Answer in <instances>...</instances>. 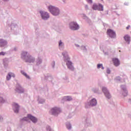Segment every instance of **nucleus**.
I'll return each mask as SVG.
<instances>
[{"label": "nucleus", "instance_id": "nucleus-1", "mask_svg": "<svg viewBox=\"0 0 131 131\" xmlns=\"http://www.w3.org/2000/svg\"><path fill=\"white\" fill-rule=\"evenodd\" d=\"M62 55L65 58V61L67 62V65L68 66V68L69 69H70L71 70H74V68L73 67V66H72V62L71 61H69L70 58L67 56V53H62Z\"/></svg>", "mask_w": 131, "mask_h": 131}, {"label": "nucleus", "instance_id": "nucleus-2", "mask_svg": "<svg viewBox=\"0 0 131 131\" xmlns=\"http://www.w3.org/2000/svg\"><path fill=\"white\" fill-rule=\"evenodd\" d=\"M48 9L53 16H58L59 14H60V11L59 9L57 7H55L54 6H50L48 7Z\"/></svg>", "mask_w": 131, "mask_h": 131}, {"label": "nucleus", "instance_id": "nucleus-3", "mask_svg": "<svg viewBox=\"0 0 131 131\" xmlns=\"http://www.w3.org/2000/svg\"><path fill=\"white\" fill-rule=\"evenodd\" d=\"M31 120L32 122L35 123L37 121V119L36 118L31 116V115H28L27 117H25L24 119H22V120H25V121H28V120Z\"/></svg>", "mask_w": 131, "mask_h": 131}, {"label": "nucleus", "instance_id": "nucleus-4", "mask_svg": "<svg viewBox=\"0 0 131 131\" xmlns=\"http://www.w3.org/2000/svg\"><path fill=\"white\" fill-rule=\"evenodd\" d=\"M92 8L93 10H95V11H97V10L98 11H104V7L100 4L98 5L94 4Z\"/></svg>", "mask_w": 131, "mask_h": 131}, {"label": "nucleus", "instance_id": "nucleus-5", "mask_svg": "<svg viewBox=\"0 0 131 131\" xmlns=\"http://www.w3.org/2000/svg\"><path fill=\"white\" fill-rule=\"evenodd\" d=\"M107 34L110 36V37H111L112 38H115V37H116V33H115V32H114V31L111 29L107 30Z\"/></svg>", "mask_w": 131, "mask_h": 131}, {"label": "nucleus", "instance_id": "nucleus-6", "mask_svg": "<svg viewBox=\"0 0 131 131\" xmlns=\"http://www.w3.org/2000/svg\"><path fill=\"white\" fill-rule=\"evenodd\" d=\"M70 28L72 30H77V29H79V26L75 22H72L70 24Z\"/></svg>", "mask_w": 131, "mask_h": 131}, {"label": "nucleus", "instance_id": "nucleus-7", "mask_svg": "<svg viewBox=\"0 0 131 131\" xmlns=\"http://www.w3.org/2000/svg\"><path fill=\"white\" fill-rule=\"evenodd\" d=\"M61 112V110L58 107H54L50 111V113L52 114V115H57V114L60 113Z\"/></svg>", "mask_w": 131, "mask_h": 131}, {"label": "nucleus", "instance_id": "nucleus-8", "mask_svg": "<svg viewBox=\"0 0 131 131\" xmlns=\"http://www.w3.org/2000/svg\"><path fill=\"white\" fill-rule=\"evenodd\" d=\"M102 91L104 93L106 98L107 99H111V95H110V93H109V91L107 90V88L105 87L102 88Z\"/></svg>", "mask_w": 131, "mask_h": 131}, {"label": "nucleus", "instance_id": "nucleus-9", "mask_svg": "<svg viewBox=\"0 0 131 131\" xmlns=\"http://www.w3.org/2000/svg\"><path fill=\"white\" fill-rule=\"evenodd\" d=\"M40 13L42 18L44 20H47V19L50 18V15H49V13H48V12L40 11Z\"/></svg>", "mask_w": 131, "mask_h": 131}, {"label": "nucleus", "instance_id": "nucleus-10", "mask_svg": "<svg viewBox=\"0 0 131 131\" xmlns=\"http://www.w3.org/2000/svg\"><path fill=\"white\" fill-rule=\"evenodd\" d=\"M112 61L114 65L116 66V67H117V66H119V65H120V61L118 58H114L112 59Z\"/></svg>", "mask_w": 131, "mask_h": 131}, {"label": "nucleus", "instance_id": "nucleus-11", "mask_svg": "<svg viewBox=\"0 0 131 131\" xmlns=\"http://www.w3.org/2000/svg\"><path fill=\"white\" fill-rule=\"evenodd\" d=\"M13 106L15 113H18V112H19V105L17 104L14 103Z\"/></svg>", "mask_w": 131, "mask_h": 131}, {"label": "nucleus", "instance_id": "nucleus-12", "mask_svg": "<svg viewBox=\"0 0 131 131\" xmlns=\"http://www.w3.org/2000/svg\"><path fill=\"white\" fill-rule=\"evenodd\" d=\"M90 106H96L97 105V100L94 98L89 103Z\"/></svg>", "mask_w": 131, "mask_h": 131}, {"label": "nucleus", "instance_id": "nucleus-13", "mask_svg": "<svg viewBox=\"0 0 131 131\" xmlns=\"http://www.w3.org/2000/svg\"><path fill=\"white\" fill-rule=\"evenodd\" d=\"M34 58L31 57V56H30L26 60V62H28L29 63H33V62H34Z\"/></svg>", "mask_w": 131, "mask_h": 131}, {"label": "nucleus", "instance_id": "nucleus-14", "mask_svg": "<svg viewBox=\"0 0 131 131\" xmlns=\"http://www.w3.org/2000/svg\"><path fill=\"white\" fill-rule=\"evenodd\" d=\"M124 39L128 45H129V42H130V36H128V35H126L124 37Z\"/></svg>", "mask_w": 131, "mask_h": 131}, {"label": "nucleus", "instance_id": "nucleus-15", "mask_svg": "<svg viewBox=\"0 0 131 131\" xmlns=\"http://www.w3.org/2000/svg\"><path fill=\"white\" fill-rule=\"evenodd\" d=\"M7 42L6 40L3 39H0V47H5V46H7Z\"/></svg>", "mask_w": 131, "mask_h": 131}, {"label": "nucleus", "instance_id": "nucleus-16", "mask_svg": "<svg viewBox=\"0 0 131 131\" xmlns=\"http://www.w3.org/2000/svg\"><path fill=\"white\" fill-rule=\"evenodd\" d=\"M15 77V74L13 73H9L8 75L7 76V80H10L11 79V77Z\"/></svg>", "mask_w": 131, "mask_h": 131}, {"label": "nucleus", "instance_id": "nucleus-17", "mask_svg": "<svg viewBox=\"0 0 131 131\" xmlns=\"http://www.w3.org/2000/svg\"><path fill=\"white\" fill-rule=\"evenodd\" d=\"M21 74H23V75H24V76H25L26 78H28V79L30 78L29 76L27 75V74H26V73H25L24 71H21Z\"/></svg>", "mask_w": 131, "mask_h": 131}, {"label": "nucleus", "instance_id": "nucleus-18", "mask_svg": "<svg viewBox=\"0 0 131 131\" xmlns=\"http://www.w3.org/2000/svg\"><path fill=\"white\" fill-rule=\"evenodd\" d=\"M66 101H71L72 100V98L70 97V96H67L66 97Z\"/></svg>", "mask_w": 131, "mask_h": 131}, {"label": "nucleus", "instance_id": "nucleus-19", "mask_svg": "<svg viewBox=\"0 0 131 131\" xmlns=\"http://www.w3.org/2000/svg\"><path fill=\"white\" fill-rule=\"evenodd\" d=\"M102 66H103V64H98L97 65V68L98 69H100V68H101V67H102Z\"/></svg>", "mask_w": 131, "mask_h": 131}, {"label": "nucleus", "instance_id": "nucleus-20", "mask_svg": "<svg viewBox=\"0 0 131 131\" xmlns=\"http://www.w3.org/2000/svg\"><path fill=\"white\" fill-rule=\"evenodd\" d=\"M8 61L7 60H5L4 61V66H7V65H8Z\"/></svg>", "mask_w": 131, "mask_h": 131}, {"label": "nucleus", "instance_id": "nucleus-21", "mask_svg": "<svg viewBox=\"0 0 131 131\" xmlns=\"http://www.w3.org/2000/svg\"><path fill=\"white\" fill-rule=\"evenodd\" d=\"M5 55H6V53L4 52H2L0 53V56H5Z\"/></svg>", "mask_w": 131, "mask_h": 131}, {"label": "nucleus", "instance_id": "nucleus-22", "mask_svg": "<svg viewBox=\"0 0 131 131\" xmlns=\"http://www.w3.org/2000/svg\"><path fill=\"white\" fill-rule=\"evenodd\" d=\"M67 127L68 129H70V128H71V125L70 124L67 125Z\"/></svg>", "mask_w": 131, "mask_h": 131}, {"label": "nucleus", "instance_id": "nucleus-23", "mask_svg": "<svg viewBox=\"0 0 131 131\" xmlns=\"http://www.w3.org/2000/svg\"><path fill=\"white\" fill-rule=\"evenodd\" d=\"M25 54H27V52H23L22 53H21V56H24V57H25Z\"/></svg>", "mask_w": 131, "mask_h": 131}, {"label": "nucleus", "instance_id": "nucleus-24", "mask_svg": "<svg viewBox=\"0 0 131 131\" xmlns=\"http://www.w3.org/2000/svg\"><path fill=\"white\" fill-rule=\"evenodd\" d=\"M0 102L1 103H4V99L2 97L0 98Z\"/></svg>", "mask_w": 131, "mask_h": 131}, {"label": "nucleus", "instance_id": "nucleus-25", "mask_svg": "<svg viewBox=\"0 0 131 131\" xmlns=\"http://www.w3.org/2000/svg\"><path fill=\"white\" fill-rule=\"evenodd\" d=\"M62 43H63L62 42V41L60 40L59 43V47H61V46H62Z\"/></svg>", "mask_w": 131, "mask_h": 131}, {"label": "nucleus", "instance_id": "nucleus-26", "mask_svg": "<svg viewBox=\"0 0 131 131\" xmlns=\"http://www.w3.org/2000/svg\"><path fill=\"white\" fill-rule=\"evenodd\" d=\"M88 2L90 4H92L93 3L92 0H88Z\"/></svg>", "mask_w": 131, "mask_h": 131}, {"label": "nucleus", "instance_id": "nucleus-27", "mask_svg": "<svg viewBox=\"0 0 131 131\" xmlns=\"http://www.w3.org/2000/svg\"><path fill=\"white\" fill-rule=\"evenodd\" d=\"M129 28H130V26H128L126 28V29H127V30H128V29H129Z\"/></svg>", "mask_w": 131, "mask_h": 131}, {"label": "nucleus", "instance_id": "nucleus-28", "mask_svg": "<svg viewBox=\"0 0 131 131\" xmlns=\"http://www.w3.org/2000/svg\"><path fill=\"white\" fill-rule=\"evenodd\" d=\"M110 72H111L110 70L107 69V71H106V73L109 74L110 73Z\"/></svg>", "mask_w": 131, "mask_h": 131}, {"label": "nucleus", "instance_id": "nucleus-29", "mask_svg": "<svg viewBox=\"0 0 131 131\" xmlns=\"http://www.w3.org/2000/svg\"><path fill=\"white\" fill-rule=\"evenodd\" d=\"M124 92L125 93V95H124V96H126V95H127V91H125Z\"/></svg>", "mask_w": 131, "mask_h": 131}, {"label": "nucleus", "instance_id": "nucleus-30", "mask_svg": "<svg viewBox=\"0 0 131 131\" xmlns=\"http://www.w3.org/2000/svg\"><path fill=\"white\" fill-rule=\"evenodd\" d=\"M47 130L51 131V128H50V127H48V128L47 129Z\"/></svg>", "mask_w": 131, "mask_h": 131}, {"label": "nucleus", "instance_id": "nucleus-31", "mask_svg": "<svg viewBox=\"0 0 131 131\" xmlns=\"http://www.w3.org/2000/svg\"><path fill=\"white\" fill-rule=\"evenodd\" d=\"M101 67H102V70H104V67L101 66Z\"/></svg>", "mask_w": 131, "mask_h": 131}, {"label": "nucleus", "instance_id": "nucleus-32", "mask_svg": "<svg viewBox=\"0 0 131 131\" xmlns=\"http://www.w3.org/2000/svg\"><path fill=\"white\" fill-rule=\"evenodd\" d=\"M1 119H3V118L1 117H0V120H1Z\"/></svg>", "mask_w": 131, "mask_h": 131}, {"label": "nucleus", "instance_id": "nucleus-33", "mask_svg": "<svg viewBox=\"0 0 131 131\" xmlns=\"http://www.w3.org/2000/svg\"><path fill=\"white\" fill-rule=\"evenodd\" d=\"M18 93H21V91H17Z\"/></svg>", "mask_w": 131, "mask_h": 131}, {"label": "nucleus", "instance_id": "nucleus-34", "mask_svg": "<svg viewBox=\"0 0 131 131\" xmlns=\"http://www.w3.org/2000/svg\"><path fill=\"white\" fill-rule=\"evenodd\" d=\"M4 1H8V0H4Z\"/></svg>", "mask_w": 131, "mask_h": 131}]
</instances>
